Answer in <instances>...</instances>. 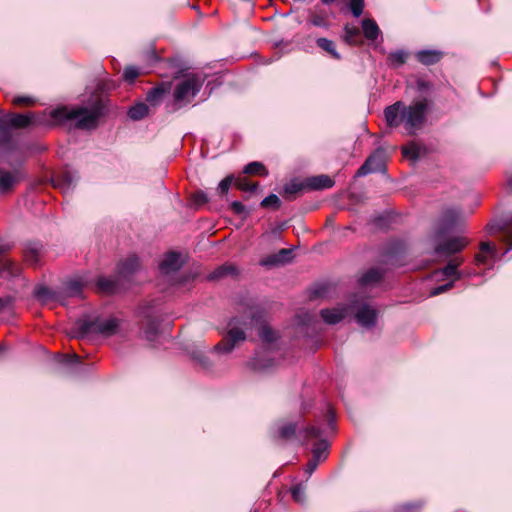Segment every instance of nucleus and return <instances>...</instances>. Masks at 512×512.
<instances>
[{"instance_id":"f257e3e1","label":"nucleus","mask_w":512,"mask_h":512,"mask_svg":"<svg viewBox=\"0 0 512 512\" xmlns=\"http://www.w3.org/2000/svg\"><path fill=\"white\" fill-rule=\"evenodd\" d=\"M430 106L426 97L415 99L410 104L396 101L384 109V119L390 128L403 127L406 135L414 136L424 127Z\"/></svg>"},{"instance_id":"f03ea898","label":"nucleus","mask_w":512,"mask_h":512,"mask_svg":"<svg viewBox=\"0 0 512 512\" xmlns=\"http://www.w3.org/2000/svg\"><path fill=\"white\" fill-rule=\"evenodd\" d=\"M48 117L49 119H44L34 113V125H62L79 129H91L96 127L99 113L96 109L90 110L83 106H60L51 110Z\"/></svg>"},{"instance_id":"7ed1b4c3","label":"nucleus","mask_w":512,"mask_h":512,"mask_svg":"<svg viewBox=\"0 0 512 512\" xmlns=\"http://www.w3.org/2000/svg\"><path fill=\"white\" fill-rule=\"evenodd\" d=\"M461 219V213L455 208L446 209L441 217L438 228L432 236L434 252L438 255L450 256L462 251L468 241L463 237H455L442 241L441 238L452 231Z\"/></svg>"},{"instance_id":"20e7f679","label":"nucleus","mask_w":512,"mask_h":512,"mask_svg":"<svg viewBox=\"0 0 512 512\" xmlns=\"http://www.w3.org/2000/svg\"><path fill=\"white\" fill-rule=\"evenodd\" d=\"M121 321L115 317L110 318H83L76 323L78 337L90 334H100L105 337L116 335L120 332Z\"/></svg>"},{"instance_id":"39448f33","label":"nucleus","mask_w":512,"mask_h":512,"mask_svg":"<svg viewBox=\"0 0 512 512\" xmlns=\"http://www.w3.org/2000/svg\"><path fill=\"white\" fill-rule=\"evenodd\" d=\"M246 320L233 317L228 323L227 335L215 346V350L222 353H230L239 343L246 340Z\"/></svg>"},{"instance_id":"423d86ee","label":"nucleus","mask_w":512,"mask_h":512,"mask_svg":"<svg viewBox=\"0 0 512 512\" xmlns=\"http://www.w3.org/2000/svg\"><path fill=\"white\" fill-rule=\"evenodd\" d=\"M204 78L201 75L191 74L180 81L174 89V101L178 108L190 103L201 90Z\"/></svg>"},{"instance_id":"0eeeda50","label":"nucleus","mask_w":512,"mask_h":512,"mask_svg":"<svg viewBox=\"0 0 512 512\" xmlns=\"http://www.w3.org/2000/svg\"><path fill=\"white\" fill-rule=\"evenodd\" d=\"M32 123V114L3 113L0 117V147L7 148L10 145L11 137L9 129H20L28 127Z\"/></svg>"},{"instance_id":"6e6552de","label":"nucleus","mask_w":512,"mask_h":512,"mask_svg":"<svg viewBox=\"0 0 512 512\" xmlns=\"http://www.w3.org/2000/svg\"><path fill=\"white\" fill-rule=\"evenodd\" d=\"M78 179L77 172L70 168H65L51 177L53 186L59 188L64 194L71 192L76 187Z\"/></svg>"},{"instance_id":"1a4fd4ad","label":"nucleus","mask_w":512,"mask_h":512,"mask_svg":"<svg viewBox=\"0 0 512 512\" xmlns=\"http://www.w3.org/2000/svg\"><path fill=\"white\" fill-rule=\"evenodd\" d=\"M26 177V173L14 167L12 171L0 169V193L11 192Z\"/></svg>"},{"instance_id":"9d476101","label":"nucleus","mask_w":512,"mask_h":512,"mask_svg":"<svg viewBox=\"0 0 512 512\" xmlns=\"http://www.w3.org/2000/svg\"><path fill=\"white\" fill-rule=\"evenodd\" d=\"M385 151L377 149L374 151L358 169V176H365L373 172L381 171L384 166Z\"/></svg>"},{"instance_id":"9b49d317","label":"nucleus","mask_w":512,"mask_h":512,"mask_svg":"<svg viewBox=\"0 0 512 512\" xmlns=\"http://www.w3.org/2000/svg\"><path fill=\"white\" fill-rule=\"evenodd\" d=\"M299 418L297 421H280L275 424L273 428V436L275 438L290 440L296 436V431L299 425Z\"/></svg>"},{"instance_id":"f8f14e48","label":"nucleus","mask_w":512,"mask_h":512,"mask_svg":"<svg viewBox=\"0 0 512 512\" xmlns=\"http://www.w3.org/2000/svg\"><path fill=\"white\" fill-rule=\"evenodd\" d=\"M377 310L370 305L363 304L355 314L356 321L364 328H372L376 324Z\"/></svg>"},{"instance_id":"ddd939ff","label":"nucleus","mask_w":512,"mask_h":512,"mask_svg":"<svg viewBox=\"0 0 512 512\" xmlns=\"http://www.w3.org/2000/svg\"><path fill=\"white\" fill-rule=\"evenodd\" d=\"M91 286H93V280L83 275L69 280L65 285V292L68 296H81L83 289Z\"/></svg>"},{"instance_id":"4468645a","label":"nucleus","mask_w":512,"mask_h":512,"mask_svg":"<svg viewBox=\"0 0 512 512\" xmlns=\"http://www.w3.org/2000/svg\"><path fill=\"white\" fill-rule=\"evenodd\" d=\"M183 265L181 254L177 252L168 253L160 263V270L163 274H170L178 271Z\"/></svg>"},{"instance_id":"2eb2a0df","label":"nucleus","mask_w":512,"mask_h":512,"mask_svg":"<svg viewBox=\"0 0 512 512\" xmlns=\"http://www.w3.org/2000/svg\"><path fill=\"white\" fill-rule=\"evenodd\" d=\"M292 249H280L277 253L271 254L264 259L261 260V265L263 266H276L280 264H285L291 261Z\"/></svg>"},{"instance_id":"dca6fc26","label":"nucleus","mask_w":512,"mask_h":512,"mask_svg":"<svg viewBox=\"0 0 512 512\" xmlns=\"http://www.w3.org/2000/svg\"><path fill=\"white\" fill-rule=\"evenodd\" d=\"M21 270L20 267L11 262H0V279L10 281L20 280Z\"/></svg>"},{"instance_id":"f3484780","label":"nucleus","mask_w":512,"mask_h":512,"mask_svg":"<svg viewBox=\"0 0 512 512\" xmlns=\"http://www.w3.org/2000/svg\"><path fill=\"white\" fill-rule=\"evenodd\" d=\"M347 314V308H331V309H322L320 311V315L323 321L327 324H337L342 321Z\"/></svg>"},{"instance_id":"a211bd4d","label":"nucleus","mask_w":512,"mask_h":512,"mask_svg":"<svg viewBox=\"0 0 512 512\" xmlns=\"http://www.w3.org/2000/svg\"><path fill=\"white\" fill-rule=\"evenodd\" d=\"M142 325L145 338L148 341H153L158 334V321L149 313H146Z\"/></svg>"},{"instance_id":"6ab92c4d","label":"nucleus","mask_w":512,"mask_h":512,"mask_svg":"<svg viewBox=\"0 0 512 512\" xmlns=\"http://www.w3.org/2000/svg\"><path fill=\"white\" fill-rule=\"evenodd\" d=\"M334 181L327 175L310 177L306 180V186L312 190H321L331 188Z\"/></svg>"},{"instance_id":"aec40b11","label":"nucleus","mask_w":512,"mask_h":512,"mask_svg":"<svg viewBox=\"0 0 512 512\" xmlns=\"http://www.w3.org/2000/svg\"><path fill=\"white\" fill-rule=\"evenodd\" d=\"M385 271L380 268H370L359 279V282L363 286L374 285L378 283L384 276Z\"/></svg>"},{"instance_id":"412c9836","label":"nucleus","mask_w":512,"mask_h":512,"mask_svg":"<svg viewBox=\"0 0 512 512\" xmlns=\"http://www.w3.org/2000/svg\"><path fill=\"white\" fill-rule=\"evenodd\" d=\"M442 55L438 50H420L416 53V58L420 63L428 66L440 61Z\"/></svg>"},{"instance_id":"4be33fe9","label":"nucleus","mask_w":512,"mask_h":512,"mask_svg":"<svg viewBox=\"0 0 512 512\" xmlns=\"http://www.w3.org/2000/svg\"><path fill=\"white\" fill-rule=\"evenodd\" d=\"M139 259L135 255L127 257L119 266V272L122 276L127 277L139 269Z\"/></svg>"},{"instance_id":"5701e85b","label":"nucleus","mask_w":512,"mask_h":512,"mask_svg":"<svg viewBox=\"0 0 512 512\" xmlns=\"http://www.w3.org/2000/svg\"><path fill=\"white\" fill-rule=\"evenodd\" d=\"M165 93L166 89L163 86L152 88L146 95L147 105L150 108L159 106L163 101Z\"/></svg>"},{"instance_id":"b1692460","label":"nucleus","mask_w":512,"mask_h":512,"mask_svg":"<svg viewBox=\"0 0 512 512\" xmlns=\"http://www.w3.org/2000/svg\"><path fill=\"white\" fill-rule=\"evenodd\" d=\"M94 284L101 293L113 294L117 291V282L110 277H98Z\"/></svg>"},{"instance_id":"393cba45","label":"nucleus","mask_w":512,"mask_h":512,"mask_svg":"<svg viewBox=\"0 0 512 512\" xmlns=\"http://www.w3.org/2000/svg\"><path fill=\"white\" fill-rule=\"evenodd\" d=\"M362 30L364 36L371 41L376 40L380 35V29L377 23L370 18L364 19L362 21Z\"/></svg>"},{"instance_id":"a878e982","label":"nucleus","mask_w":512,"mask_h":512,"mask_svg":"<svg viewBox=\"0 0 512 512\" xmlns=\"http://www.w3.org/2000/svg\"><path fill=\"white\" fill-rule=\"evenodd\" d=\"M150 107L147 103L138 102L128 110V116L134 121H138L147 116L150 112Z\"/></svg>"},{"instance_id":"bb28decb","label":"nucleus","mask_w":512,"mask_h":512,"mask_svg":"<svg viewBox=\"0 0 512 512\" xmlns=\"http://www.w3.org/2000/svg\"><path fill=\"white\" fill-rule=\"evenodd\" d=\"M237 273H238V270H237V267L235 265L226 263V264H223V265L219 266L218 268H216L209 275L208 278L210 280H214V279H219V278H222V277H225V276H234Z\"/></svg>"},{"instance_id":"cd10ccee","label":"nucleus","mask_w":512,"mask_h":512,"mask_svg":"<svg viewBox=\"0 0 512 512\" xmlns=\"http://www.w3.org/2000/svg\"><path fill=\"white\" fill-rule=\"evenodd\" d=\"M462 258H455L449 261V263L441 270V273L446 277H454L455 279H460L462 277V273H460L457 268L462 264Z\"/></svg>"},{"instance_id":"c85d7f7f","label":"nucleus","mask_w":512,"mask_h":512,"mask_svg":"<svg viewBox=\"0 0 512 512\" xmlns=\"http://www.w3.org/2000/svg\"><path fill=\"white\" fill-rule=\"evenodd\" d=\"M480 250L481 253L475 256V261L477 264H484L486 262V256L484 254H489L494 260L498 257L496 248L488 242L481 243Z\"/></svg>"},{"instance_id":"c756f323","label":"nucleus","mask_w":512,"mask_h":512,"mask_svg":"<svg viewBox=\"0 0 512 512\" xmlns=\"http://www.w3.org/2000/svg\"><path fill=\"white\" fill-rule=\"evenodd\" d=\"M408 54L404 50H396L389 53L387 64L392 68H399L407 60Z\"/></svg>"},{"instance_id":"7c9ffc66","label":"nucleus","mask_w":512,"mask_h":512,"mask_svg":"<svg viewBox=\"0 0 512 512\" xmlns=\"http://www.w3.org/2000/svg\"><path fill=\"white\" fill-rule=\"evenodd\" d=\"M316 44L319 48L330 54L334 59H341V55L337 52L335 43L332 40L321 37L316 39Z\"/></svg>"},{"instance_id":"2f4dec72","label":"nucleus","mask_w":512,"mask_h":512,"mask_svg":"<svg viewBox=\"0 0 512 512\" xmlns=\"http://www.w3.org/2000/svg\"><path fill=\"white\" fill-rule=\"evenodd\" d=\"M329 444L326 440L320 439L312 449V458L319 462L324 461L328 455Z\"/></svg>"},{"instance_id":"473e14b6","label":"nucleus","mask_w":512,"mask_h":512,"mask_svg":"<svg viewBox=\"0 0 512 512\" xmlns=\"http://www.w3.org/2000/svg\"><path fill=\"white\" fill-rule=\"evenodd\" d=\"M322 436V430L316 426H307L299 430V437L302 438V443H306L310 439H318Z\"/></svg>"},{"instance_id":"72a5a7b5","label":"nucleus","mask_w":512,"mask_h":512,"mask_svg":"<svg viewBox=\"0 0 512 512\" xmlns=\"http://www.w3.org/2000/svg\"><path fill=\"white\" fill-rule=\"evenodd\" d=\"M55 298V293L45 286L34 287V299H37L41 303H47L48 301Z\"/></svg>"},{"instance_id":"f704fd0d","label":"nucleus","mask_w":512,"mask_h":512,"mask_svg":"<svg viewBox=\"0 0 512 512\" xmlns=\"http://www.w3.org/2000/svg\"><path fill=\"white\" fill-rule=\"evenodd\" d=\"M402 152L405 157L417 160L421 157L423 149L419 144L411 142L402 148Z\"/></svg>"},{"instance_id":"c9c22d12","label":"nucleus","mask_w":512,"mask_h":512,"mask_svg":"<svg viewBox=\"0 0 512 512\" xmlns=\"http://www.w3.org/2000/svg\"><path fill=\"white\" fill-rule=\"evenodd\" d=\"M359 29L355 26L345 25L343 39L350 45H356L358 43L357 38L359 36Z\"/></svg>"},{"instance_id":"e433bc0d","label":"nucleus","mask_w":512,"mask_h":512,"mask_svg":"<svg viewBox=\"0 0 512 512\" xmlns=\"http://www.w3.org/2000/svg\"><path fill=\"white\" fill-rule=\"evenodd\" d=\"M258 334L262 342L267 344H272L277 339V334L267 325H262Z\"/></svg>"},{"instance_id":"4c0bfd02","label":"nucleus","mask_w":512,"mask_h":512,"mask_svg":"<svg viewBox=\"0 0 512 512\" xmlns=\"http://www.w3.org/2000/svg\"><path fill=\"white\" fill-rule=\"evenodd\" d=\"M244 173L268 175V171L266 170L265 166L260 162H251L247 164L244 168Z\"/></svg>"},{"instance_id":"58836bf2","label":"nucleus","mask_w":512,"mask_h":512,"mask_svg":"<svg viewBox=\"0 0 512 512\" xmlns=\"http://www.w3.org/2000/svg\"><path fill=\"white\" fill-rule=\"evenodd\" d=\"M235 186L242 191L254 192L256 191L258 184L249 182L245 177H239L235 180Z\"/></svg>"},{"instance_id":"ea45409f","label":"nucleus","mask_w":512,"mask_h":512,"mask_svg":"<svg viewBox=\"0 0 512 512\" xmlns=\"http://www.w3.org/2000/svg\"><path fill=\"white\" fill-rule=\"evenodd\" d=\"M500 230L503 233V242L508 244L507 249L503 253V255H505L512 249V223L500 227Z\"/></svg>"},{"instance_id":"a19ab883","label":"nucleus","mask_w":512,"mask_h":512,"mask_svg":"<svg viewBox=\"0 0 512 512\" xmlns=\"http://www.w3.org/2000/svg\"><path fill=\"white\" fill-rule=\"evenodd\" d=\"M293 499L302 504L305 502V487L302 484H297L291 488Z\"/></svg>"},{"instance_id":"79ce46f5","label":"nucleus","mask_w":512,"mask_h":512,"mask_svg":"<svg viewBox=\"0 0 512 512\" xmlns=\"http://www.w3.org/2000/svg\"><path fill=\"white\" fill-rule=\"evenodd\" d=\"M281 204V201L279 199V197L275 194H270L269 196L265 197L262 201H261V206L262 207H274V208H279Z\"/></svg>"},{"instance_id":"37998d69","label":"nucleus","mask_w":512,"mask_h":512,"mask_svg":"<svg viewBox=\"0 0 512 512\" xmlns=\"http://www.w3.org/2000/svg\"><path fill=\"white\" fill-rule=\"evenodd\" d=\"M349 6L353 16L358 18L363 13L364 0H350Z\"/></svg>"},{"instance_id":"c03bdc74","label":"nucleus","mask_w":512,"mask_h":512,"mask_svg":"<svg viewBox=\"0 0 512 512\" xmlns=\"http://www.w3.org/2000/svg\"><path fill=\"white\" fill-rule=\"evenodd\" d=\"M303 188H304L303 183H300L297 181H292V182L288 183L287 185H285L284 192L286 195H294V194L300 192Z\"/></svg>"},{"instance_id":"a18cd8bd","label":"nucleus","mask_w":512,"mask_h":512,"mask_svg":"<svg viewBox=\"0 0 512 512\" xmlns=\"http://www.w3.org/2000/svg\"><path fill=\"white\" fill-rule=\"evenodd\" d=\"M138 76H139V71L136 67L129 66L124 69L123 78L127 82L133 83Z\"/></svg>"},{"instance_id":"49530a36","label":"nucleus","mask_w":512,"mask_h":512,"mask_svg":"<svg viewBox=\"0 0 512 512\" xmlns=\"http://www.w3.org/2000/svg\"><path fill=\"white\" fill-rule=\"evenodd\" d=\"M251 364H252V367L256 370H265L272 366V362L270 360L266 361V362H262L258 355H256L253 358Z\"/></svg>"},{"instance_id":"de8ad7c7","label":"nucleus","mask_w":512,"mask_h":512,"mask_svg":"<svg viewBox=\"0 0 512 512\" xmlns=\"http://www.w3.org/2000/svg\"><path fill=\"white\" fill-rule=\"evenodd\" d=\"M233 183V176H227L218 185V191L221 194H226Z\"/></svg>"},{"instance_id":"09e8293b","label":"nucleus","mask_w":512,"mask_h":512,"mask_svg":"<svg viewBox=\"0 0 512 512\" xmlns=\"http://www.w3.org/2000/svg\"><path fill=\"white\" fill-rule=\"evenodd\" d=\"M453 284H454V281H450L446 284H443V285H440V286H437L435 288H433L430 292V295L431 296H437V295H440L444 292H446L447 290H449L450 288L453 287Z\"/></svg>"},{"instance_id":"8fccbe9b","label":"nucleus","mask_w":512,"mask_h":512,"mask_svg":"<svg viewBox=\"0 0 512 512\" xmlns=\"http://www.w3.org/2000/svg\"><path fill=\"white\" fill-rule=\"evenodd\" d=\"M193 200L196 205H203L208 201V197L203 191H198L193 195Z\"/></svg>"},{"instance_id":"3c124183","label":"nucleus","mask_w":512,"mask_h":512,"mask_svg":"<svg viewBox=\"0 0 512 512\" xmlns=\"http://www.w3.org/2000/svg\"><path fill=\"white\" fill-rule=\"evenodd\" d=\"M12 103L17 106L29 105L32 103V98L30 96H17L13 98Z\"/></svg>"},{"instance_id":"603ef678","label":"nucleus","mask_w":512,"mask_h":512,"mask_svg":"<svg viewBox=\"0 0 512 512\" xmlns=\"http://www.w3.org/2000/svg\"><path fill=\"white\" fill-rule=\"evenodd\" d=\"M310 23L313 25V26H316V27H324V28H327V22L325 21V19L319 15H314L311 17L310 19Z\"/></svg>"},{"instance_id":"864d4df0","label":"nucleus","mask_w":512,"mask_h":512,"mask_svg":"<svg viewBox=\"0 0 512 512\" xmlns=\"http://www.w3.org/2000/svg\"><path fill=\"white\" fill-rule=\"evenodd\" d=\"M319 461L317 459L311 458L305 468V472L308 474V476H311V474L316 470V468L319 465Z\"/></svg>"},{"instance_id":"5fc2aeb1","label":"nucleus","mask_w":512,"mask_h":512,"mask_svg":"<svg viewBox=\"0 0 512 512\" xmlns=\"http://www.w3.org/2000/svg\"><path fill=\"white\" fill-rule=\"evenodd\" d=\"M231 208L234 211V213H236L238 215H242V214L246 213L245 206L239 201H233L231 203Z\"/></svg>"},{"instance_id":"6e6d98bb","label":"nucleus","mask_w":512,"mask_h":512,"mask_svg":"<svg viewBox=\"0 0 512 512\" xmlns=\"http://www.w3.org/2000/svg\"><path fill=\"white\" fill-rule=\"evenodd\" d=\"M327 425L332 431L335 430V415L331 409L328 411Z\"/></svg>"},{"instance_id":"4d7b16f0","label":"nucleus","mask_w":512,"mask_h":512,"mask_svg":"<svg viewBox=\"0 0 512 512\" xmlns=\"http://www.w3.org/2000/svg\"><path fill=\"white\" fill-rule=\"evenodd\" d=\"M63 359L67 364H75L80 362V358L76 354L63 356Z\"/></svg>"},{"instance_id":"13d9d810","label":"nucleus","mask_w":512,"mask_h":512,"mask_svg":"<svg viewBox=\"0 0 512 512\" xmlns=\"http://www.w3.org/2000/svg\"><path fill=\"white\" fill-rule=\"evenodd\" d=\"M13 298L11 296L0 297V310L11 305Z\"/></svg>"},{"instance_id":"bf43d9fd","label":"nucleus","mask_w":512,"mask_h":512,"mask_svg":"<svg viewBox=\"0 0 512 512\" xmlns=\"http://www.w3.org/2000/svg\"><path fill=\"white\" fill-rule=\"evenodd\" d=\"M196 359L204 368L210 367V362L208 361V358L205 355L199 354L196 357Z\"/></svg>"},{"instance_id":"052dcab7","label":"nucleus","mask_w":512,"mask_h":512,"mask_svg":"<svg viewBox=\"0 0 512 512\" xmlns=\"http://www.w3.org/2000/svg\"><path fill=\"white\" fill-rule=\"evenodd\" d=\"M18 152L16 150H11L10 154H9V163L12 165V166H15L18 164Z\"/></svg>"},{"instance_id":"680f3d73","label":"nucleus","mask_w":512,"mask_h":512,"mask_svg":"<svg viewBox=\"0 0 512 512\" xmlns=\"http://www.w3.org/2000/svg\"><path fill=\"white\" fill-rule=\"evenodd\" d=\"M417 87L419 90H425V89H428L429 88V85L426 81L424 80H418L417 81Z\"/></svg>"},{"instance_id":"e2e57ef3","label":"nucleus","mask_w":512,"mask_h":512,"mask_svg":"<svg viewBox=\"0 0 512 512\" xmlns=\"http://www.w3.org/2000/svg\"><path fill=\"white\" fill-rule=\"evenodd\" d=\"M324 4L329 5L335 2L336 0H321Z\"/></svg>"},{"instance_id":"0e129e2a","label":"nucleus","mask_w":512,"mask_h":512,"mask_svg":"<svg viewBox=\"0 0 512 512\" xmlns=\"http://www.w3.org/2000/svg\"><path fill=\"white\" fill-rule=\"evenodd\" d=\"M508 184H509L510 188L512 189V175L510 176V178L508 180Z\"/></svg>"},{"instance_id":"69168bd1","label":"nucleus","mask_w":512,"mask_h":512,"mask_svg":"<svg viewBox=\"0 0 512 512\" xmlns=\"http://www.w3.org/2000/svg\"><path fill=\"white\" fill-rule=\"evenodd\" d=\"M33 262H34V266H35V265H36V263H37V258H36V255H35V254H34Z\"/></svg>"},{"instance_id":"338daca9","label":"nucleus","mask_w":512,"mask_h":512,"mask_svg":"<svg viewBox=\"0 0 512 512\" xmlns=\"http://www.w3.org/2000/svg\"><path fill=\"white\" fill-rule=\"evenodd\" d=\"M33 149H34V150H35V149L41 150V147H39V146H35V145H34V146H33Z\"/></svg>"},{"instance_id":"774afa93","label":"nucleus","mask_w":512,"mask_h":512,"mask_svg":"<svg viewBox=\"0 0 512 512\" xmlns=\"http://www.w3.org/2000/svg\"><path fill=\"white\" fill-rule=\"evenodd\" d=\"M33 149H34V150H35V149L41 150V147H39V146H35V145H34V146H33Z\"/></svg>"}]
</instances>
